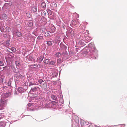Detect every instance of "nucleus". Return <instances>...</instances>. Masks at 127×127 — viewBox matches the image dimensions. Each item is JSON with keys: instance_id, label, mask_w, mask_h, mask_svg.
Listing matches in <instances>:
<instances>
[{"instance_id": "38", "label": "nucleus", "mask_w": 127, "mask_h": 127, "mask_svg": "<svg viewBox=\"0 0 127 127\" xmlns=\"http://www.w3.org/2000/svg\"><path fill=\"white\" fill-rule=\"evenodd\" d=\"M3 36L4 37H7V35L6 34H3Z\"/></svg>"}, {"instance_id": "14", "label": "nucleus", "mask_w": 127, "mask_h": 127, "mask_svg": "<svg viewBox=\"0 0 127 127\" xmlns=\"http://www.w3.org/2000/svg\"><path fill=\"white\" fill-rule=\"evenodd\" d=\"M43 62L45 64H48L49 63L50 60L48 59H46Z\"/></svg>"}, {"instance_id": "5", "label": "nucleus", "mask_w": 127, "mask_h": 127, "mask_svg": "<svg viewBox=\"0 0 127 127\" xmlns=\"http://www.w3.org/2000/svg\"><path fill=\"white\" fill-rule=\"evenodd\" d=\"M27 60L33 62L34 63L35 62V59L32 56H28Z\"/></svg>"}, {"instance_id": "34", "label": "nucleus", "mask_w": 127, "mask_h": 127, "mask_svg": "<svg viewBox=\"0 0 127 127\" xmlns=\"http://www.w3.org/2000/svg\"><path fill=\"white\" fill-rule=\"evenodd\" d=\"M35 84L34 83H33L32 82H30V84L29 85V86H30L31 85H34Z\"/></svg>"}, {"instance_id": "16", "label": "nucleus", "mask_w": 127, "mask_h": 127, "mask_svg": "<svg viewBox=\"0 0 127 127\" xmlns=\"http://www.w3.org/2000/svg\"><path fill=\"white\" fill-rule=\"evenodd\" d=\"M5 30L6 32H9L10 31L11 29L9 27H7L5 28Z\"/></svg>"}, {"instance_id": "4", "label": "nucleus", "mask_w": 127, "mask_h": 127, "mask_svg": "<svg viewBox=\"0 0 127 127\" xmlns=\"http://www.w3.org/2000/svg\"><path fill=\"white\" fill-rule=\"evenodd\" d=\"M52 108L56 109L57 107V103L55 101H51Z\"/></svg>"}, {"instance_id": "9", "label": "nucleus", "mask_w": 127, "mask_h": 127, "mask_svg": "<svg viewBox=\"0 0 127 127\" xmlns=\"http://www.w3.org/2000/svg\"><path fill=\"white\" fill-rule=\"evenodd\" d=\"M43 58L44 57H43L40 56L37 59L36 61L37 62L41 61L43 60Z\"/></svg>"}, {"instance_id": "3", "label": "nucleus", "mask_w": 127, "mask_h": 127, "mask_svg": "<svg viewBox=\"0 0 127 127\" xmlns=\"http://www.w3.org/2000/svg\"><path fill=\"white\" fill-rule=\"evenodd\" d=\"M11 95V93L8 92H7L6 93L3 94L2 95V97L5 98H7Z\"/></svg>"}, {"instance_id": "28", "label": "nucleus", "mask_w": 127, "mask_h": 127, "mask_svg": "<svg viewBox=\"0 0 127 127\" xmlns=\"http://www.w3.org/2000/svg\"><path fill=\"white\" fill-rule=\"evenodd\" d=\"M38 82L40 84H41L42 82H43L44 81L42 79H39L38 80Z\"/></svg>"}, {"instance_id": "42", "label": "nucleus", "mask_w": 127, "mask_h": 127, "mask_svg": "<svg viewBox=\"0 0 127 127\" xmlns=\"http://www.w3.org/2000/svg\"><path fill=\"white\" fill-rule=\"evenodd\" d=\"M32 103H30L27 105V106L30 107Z\"/></svg>"}, {"instance_id": "30", "label": "nucleus", "mask_w": 127, "mask_h": 127, "mask_svg": "<svg viewBox=\"0 0 127 127\" xmlns=\"http://www.w3.org/2000/svg\"><path fill=\"white\" fill-rule=\"evenodd\" d=\"M55 63L53 61H51L50 62L49 64L50 65H53Z\"/></svg>"}, {"instance_id": "48", "label": "nucleus", "mask_w": 127, "mask_h": 127, "mask_svg": "<svg viewBox=\"0 0 127 127\" xmlns=\"http://www.w3.org/2000/svg\"><path fill=\"white\" fill-rule=\"evenodd\" d=\"M30 36V35L29 34H28L27 36Z\"/></svg>"}, {"instance_id": "50", "label": "nucleus", "mask_w": 127, "mask_h": 127, "mask_svg": "<svg viewBox=\"0 0 127 127\" xmlns=\"http://www.w3.org/2000/svg\"><path fill=\"white\" fill-rule=\"evenodd\" d=\"M14 72H15V73L16 72H15V71H14Z\"/></svg>"}, {"instance_id": "26", "label": "nucleus", "mask_w": 127, "mask_h": 127, "mask_svg": "<svg viewBox=\"0 0 127 127\" xmlns=\"http://www.w3.org/2000/svg\"><path fill=\"white\" fill-rule=\"evenodd\" d=\"M86 39L88 40L89 41H90L91 40V39L88 36H87L85 37Z\"/></svg>"}, {"instance_id": "21", "label": "nucleus", "mask_w": 127, "mask_h": 127, "mask_svg": "<svg viewBox=\"0 0 127 127\" xmlns=\"http://www.w3.org/2000/svg\"><path fill=\"white\" fill-rule=\"evenodd\" d=\"M45 14L46 13L44 11H42L41 12V15L42 16H44L45 15Z\"/></svg>"}, {"instance_id": "25", "label": "nucleus", "mask_w": 127, "mask_h": 127, "mask_svg": "<svg viewBox=\"0 0 127 127\" xmlns=\"http://www.w3.org/2000/svg\"><path fill=\"white\" fill-rule=\"evenodd\" d=\"M69 33H70L71 35L74 34V33L73 30L72 29H70L69 30Z\"/></svg>"}, {"instance_id": "17", "label": "nucleus", "mask_w": 127, "mask_h": 127, "mask_svg": "<svg viewBox=\"0 0 127 127\" xmlns=\"http://www.w3.org/2000/svg\"><path fill=\"white\" fill-rule=\"evenodd\" d=\"M52 41H47V45H48L49 46H50L52 45Z\"/></svg>"}, {"instance_id": "11", "label": "nucleus", "mask_w": 127, "mask_h": 127, "mask_svg": "<svg viewBox=\"0 0 127 127\" xmlns=\"http://www.w3.org/2000/svg\"><path fill=\"white\" fill-rule=\"evenodd\" d=\"M55 28L54 27H52L51 28V33H53L55 31Z\"/></svg>"}, {"instance_id": "33", "label": "nucleus", "mask_w": 127, "mask_h": 127, "mask_svg": "<svg viewBox=\"0 0 127 127\" xmlns=\"http://www.w3.org/2000/svg\"><path fill=\"white\" fill-rule=\"evenodd\" d=\"M60 53L59 52H58L55 54V56L56 57H58L59 56Z\"/></svg>"}, {"instance_id": "22", "label": "nucleus", "mask_w": 127, "mask_h": 127, "mask_svg": "<svg viewBox=\"0 0 127 127\" xmlns=\"http://www.w3.org/2000/svg\"><path fill=\"white\" fill-rule=\"evenodd\" d=\"M41 6L43 8H45L46 7V4L44 2H43L41 4Z\"/></svg>"}, {"instance_id": "29", "label": "nucleus", "mask_w": 127, "mask_h": 127, "mask_svg": "<svg viewBox=\"0 0 127 127\" xmlns=\"http://www.w3.org/2000/svg\"><path fill=\"white\" fill-rule=\"evenodd\" d=\"M26 16L30 18L31 16V15L30 13H26Z\"/></svg>"}, {"instance_id": "18", "label": "nucleus", "mask_w": 127, "mask_h": 127, "mask_svg": "<svg viewBox=\"0 0 127 127\" xmlns=\"http://www.w3.org/2000/svg\"><path fill=\"white\" fill-rule=\"evenodd\" d=\"M32 10L33 12H35L37 11V8L36 7H33L32 8Z\"/></svg>"}, {"instance_id": "36", "label": "nucleus", "mask_w": 127, "mask_h": 127, "mask_svg": "<svg viewBox=\"0 0 127 127\" xmlns=\"http://www.w3.org/2000/svg\"><path fill=\"white\" fill-rule=\"evenodd\" d=\"M32 33L34 34L35 36H37V34L35 32H32Z\"/></svg>"}, {"instance_id": "23", "label": "nucleus", "mask_w": 127, "mask_h": 127, "mask_svg": "<svg viewBox=\"0 0 127 127\" xmlns=\"http://www.w3.org/2000/svg\"><path fill=\"white\" fill-rule=\"evenodd\" d=\"M43 37L39 35L38 36L37 38V40H41L43 39Z\"/></svg>"}, {"instance_id": "41", "label": "nucleus", "mask_w": 127, "mask_h": 127, "mask_svg": "<svg viewBox=\"0 0 127 127\" xmlns=\"http://www.w3.org/2000/svg\"><path fill=\"white\" fill-rule=\"evenodd\" d=\"M50 108H52V105L51 101L50 102Z\"/></svg>"}, {"instance_id": "6", "label": "nucleus", "mask_w": 127, "mask_h": 127, "mask_svg": "<svg viewBox=\"0 0 127 127\" xmlns=\"http://www.w3.org/2000/svg\"><path fill=\"white\" fill-rule=\"evenodd\" d=\"M4 60V58L3 57H0V65L2 66L4 65L3 61Z\"/></svg>"}, {"instance_id": "39", "label": "nucleus", "mask_w": 127, "mask_h": 127, "mask_svg": "<svg viewBox=\"0 0 127 127\" xmlns=\"http://www.w3.org/2000/svg\"><path fill=\"white\" fill-rule=\"evenodd\" d=\"M61 59H58L57 60V62L58 63H59V62L61 61Z\"/></svg>"}, {"instance_id": "40", "label": "nucleus", "mask_w": 127, "mask_h": 127, "mask_svg": "<svg viewBox=\"0 0 127 127\" xmlns=\"http://www.w3.org/2000/svg\"><path fill=\"white\" fill-rule=\"evenodd\" d=\"M36 108V109H41V108L39 106L37 107V108Z\"/></svg>"}, {"instance_id": "47", "label": "nucleus", "mask_w": 127, "mask_h": 127, "mask_svg": "<svg viewBox=\"0 0 127 127\" xmlns=\"http://www.w3.org/2000/svg\"><path fill=\"white\" fill-rule=\"evenodd\" d=\"M1 55H2V54L0 52V56H1Z\"/></svg>"}, {"instance_id": "10", "label": "nucleus", "mask_w": 127, "mask_h": 127, "mask_svg": "<svg viewBox=\"0 0 127 127\" xmlns=\"http://www.w3.org/2000/svg\"><path fill=\"white\" fill-rule=\"evenodd\" d=\"M18 91L20 93L23 92V89L22 87H20L18 89Z\"/></svg>"}, {"instance_id": "44", "label": "nucleus", "mask_w": 127, "mask_h": 127, "mask_svg": "<svg viewBox=\"0 0 127 127\" xmlns=\"http://www.w3.org/2000/svg\"><path fill=\"white\" fill-rule=\"evenodd\" d=\"M72 24H73V25H74L75 24V21H74L73 20L72 21Z\"/></svg>"}, {"instance_id": "27", "label": "nucleus", "mask_w": 127, "mask_h": 127, "mask_svg": "<svg viewBox=\"0 0 127 127\" xmlns=\"http://www.w3.org/2000/svg\"><path fill=\"white\" fill-rule=\"evenodd\" d=\"M84 43V42L83 41H82V40H80L79 41V44L80 45H83Z\"/></svg>"}, {"instance_id": "7", "label": "nucleus", "mask_w": 127, "mask_h": 127, "mask_svg": "<svg viewBox=\"0 0 127 127\" xmlns=\"http://www.w3.org/2000/svg\"><path fill=\"white\" fill-rule=\"evenodd\" d=\"M7 17L5 14H3L1 16H0V18L1 19H7Z\"/></svg>"}, {"instance_id": "12", "label": "nucleus", "mask_w": 127, "mask_h": 127, "mask_svg": "<svg viewBox=\"0 0 127 127\" xmlns=\"http://www.w3.org/2000/svg\"><path fill=\"white\" fill-rule=\"evenodd\" d=\"M51 6H52L53 8H55L57 7V5L55 3L53 2L51 4Z\"/></svg>"}, {"instance_id": "46", "label": "nucleus", "mask_w": 127, "mask_h": 127, "mask_svg": "<svg viewBox=\"0 0 127 127\" xmlns=\"http://www.w3.org/2000/svg\"><path fill=\"white\" fill-rule=\"evenodd\" d=\"M108 126V127H114V126Z\"/></svg>"}, {"instance_id": "1", "label": "nucleus", "mask_w": 127, "mask_h": 127, "mask_svg": "<svg viewBox=\"0 0 127 127\" xmlns=\"http://www.w3.org/2000/svg\"><path fill=\"white\" fill-rule=\"evenodd\" d=\"M89 50L91 53V55H92L93 58L95 59L96 58L97 51L96 49L94 44L93 43H91L89 44Z\"/></svg>"}, {"instance_id": "51", "label": "nucleus", "mask_w": 127, "mask_h": 127, "mask_svg": "<svg viewBox=\"0 0 127 127\" xmlns=\"http://www.w3.org/2000/svg\"><path fill=\"white\" fill-rule=\"evenodd\" d=\"M38 103V104H39V103Z\"/></svg>"}, {"instance_id": "2", "label": "nucleus", "mask_w": 127, "mask_h": 127, "mask_svg": "<svg viewBox=\"0 0 127 127\" xmlns=\"http://www.w3.org/2000/svg\"><path fill=\"white\" fill-rule=\"evenodd\" d=\"M16 61L15 62L16 67L18 69H19L20 67V64L22 62L20 58L19 57H15Z\"/></svg>"}, {"instance_id": "43", "label": "nucleus", "mask_w": 127, "mask_h": 127, "mask_svg": "<svg viewBox=\"0 0 127 127\" xmlns=\"http://www.w3.org/2000/svg\"><path fill=\"white\" fill-rule=\"evenodd\" d=\"M32 66H35L36 67H37V64H33L32 65Z\"/></svg>"}, {"instance_id": "31", "label": "nucleus", "mask_w": 127, "mask_h": 127, "mask_svg": "<svg viewBox=\"0 0 127 127\" xmlns=\"http://www.w3.org/2000/svg\"><path fill=\"white\" fill-rule=\"evenodd\" d=\"M47 12L48 14L50 15L52 11L50 10H47Z\"/></svg>"}, {"instance_id": "15", "label": "nucleus", "mask_w": 127, "mask_h": 127, "mask_svg": "<svg viewBox=\"0 0 127 127\" xmlns=\"http://www.w3.org/2000/svg\"><path fill=\"white\" fill-rule=\"evenodd\" d=\"M45 107L47 108H50V102L48 104H45V106L44 107H43V108H44Z\"/></svg>"}, {"instance_id": "20", "label": "nucleus", "mask_w": 127, "mask_h": 127, "mask_svg": "<svg viewBox=\"0 0 127 127\" xmlns=\"http://www.w3.org/2000/svg\"><path fill=\"white\" fill-rule=\"evenodd\" d=\"M28 25L29 27H31L33 25L32 23L31 22L29 21L28 23Z\"/></svg>"}, {"instance_id": "32", "label": "nucleus", "mask_w": 127, "mask_h": 127, "mask_svg": "<svg viewBox=\"0 0 127 127\" xmlns=\"http://www.w3.org/2000/svg\"><path fill=\"white\" fill-rule=\"evenodd\" d=\"M9 40H7L6 41L5 43L7 46L9 45Z\"/></svg>"}, {"instance_id": "45", "label": "nucleus", "mask_w": 127, "mask_h": 127, "mask_svg": "<svg viewBox=\"0 0 127 127\" xmlns=\"http://www.w3.org/2000/svg\"><path fill=\"white\" fill-rule=\"evenodd\" d=\"M46 33L47 36H49L50 35L49 34V33L48 32H47L46 33H45V34Z\"/></svg>"}, {"instance_id": "19", "label": "nucleus", "mask_w": 127, "mask_h": 127, "mask_svg": "<svg viewBox=\"0 0 127 127\" xmlns=\"http://www.w3.org/2000/svg\"><path fill=\"white\" fill-rule=\"evenodd\" d=\"M51 98L53 100H56L57 98L56 96L54 95H52L51 96Z\"/></svg>"}, {"instance_id": "13", "label": "nucleus", "mask_w": 127, "mask_h": 127, "mask_svg": "<svg viewBox=\"0 0 127 127\" xmlns=\"http://www.w3.org/2000/svg\"><path fill=\"white\" fill-rule=\"evenodd\" d=\"M16 35L18 37H20L22 35V33L19 32H16Z\"/></svg>"}, {"instance_id": "35", "label": "nucleus", "mask_w": 127, "mask_h": 127, "mask_svg": "<svg viewBox=\"0 0 127 127\" xmlns=\"http://www.w3.org/2000/svg\"><path fill=\"white\" fill-rule=\"evenodd\" d=\"M79 20L78 19L77 20V21L76 22V24H77L79 25L80 24V22H79Z\"/></svg>"}, {"instance_id": "8", "label": "nucleus", "mask_w": 127, "mask_h": 127, "mask_svg": "<svg viewBox=\"0 0 127 127\" xmlns=\"http://www.w3.org/2000/svg\"><path fill=\"white\" fill-rule=\"evenodd\" d=\"M37 87H34L33 88H32L30 91V93L34 92L36 91L37 89Z\"/></svg>"}, {"instance_id": "37", "label": "nucleus", "mask_w": 127, "mask_h": 127, "mask_svg": "<svg viewBox=\"0 0 127 127\" xmlns=\"http://www.w3.org/2000/svg\"><path fill=\"white\" fill-rule=\"evenodd\" d=\"M11 84V82L10 81H9L8 83V86H10Z\"/></svg>"}, {"instance_id": "49", "label": "nucleus", "mask_w": 127, "mask_h": 127, "mask_svg": "<svg viewBox=\"0 0 127 127\" xmlns=\"http://www.w3.org/2000/svg\"><path fill=\"white\" fill-rule=\"evenodd\" d=\"M9 51L10 52H11V51H9H9Z\"/></svg>"}, {"instance_id": "24", "label": "nucleus", "mask_w": 127, "mask_h": 127, "mask_svg": "<svg viewBox=\"0 0 127 127\" xmlns=\"http://www.w3.org/2000/svg\"><path fill=\"white\" fill-rule=\"evenodd\" d=\"M9 49L11 51L13 52H15L16 51V48L14 47L11 48V49Z\"/></svg>"}]
</instances>
